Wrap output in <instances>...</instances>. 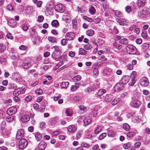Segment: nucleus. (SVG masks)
Masks as SVG:
<instances>
[{
	"mask_svg": "<svg viewBox=\"0 0 150 150\" xmlns=\"http://www.w3.org/2000/svg\"><path fill=\"white\" fill-rule=\"evenodd\" d=\"M106 92L105 90L104 89H101L99 90L98 92L96 93L98 96H100L103 95Z\"/></svg>",
	"mask_w": 150,
	"mask_h": 150,
	"instance_id": "a878e982",
	"label": "nucleus"
},
{
	"mask_svg": "<svg viewBox=\"0 0 150 150\" xmlns=\"http://www.w3.org/2000/svg\"><path fill=\"white\" fill-rule=\"evenodd\" d=\"M142 37L144 39H146L147 37V35L146 31H144L142 33Z\"/></svg>",
	"mask_w": 150,
	"mask_h": 150,
	"instance_id": "09e8293b",
	"label": "nucleus"
},
{
	"mask_svg": "<svg viewBox=\"0 0 150 150\" xmlns=\"http://www.w3.org/2000/svg\"><path fill=\"white\" fill-rule=\"evenodd\" d=\"M135 47L132 45H128L126 47L127 52L131 54H134L136 53Z\"/></svg>",
	"mask_w": 150,
	"mask_h": 150,
	"instance_id": "7ed1b4c3",
	"label": "nucleus"
},
{
	"mask_svg": "<svg viewBox=\"0 0 150 150\" xmlns=\"http://www.w3.org/2000/svg\"><path fill=\"white\" fill-rule=\"evenodd\" d=\"M131 145L130 143L128 142L124 144L123 145V147L125 149H127L130 147Z\"/></svg>",
	"mask_w": 150,
	"mask_h": 150,
	"instance_id": "864d4df0",
	"label": "nucleus"
},
{
	"mask_svg": "<svg viewBox=\"0 0 150 150\" xmlns=\"http://www.w3.org/2000/svg\"><path fill=\"white\" fill-rule=\"evenodd\" d=\"M119 102V100L117 98L115 99L111 102V104L113 105H115Z\"/></svg>",
	"mask_w": 150,
	"mask_h": 150,
	"instance_id": "603ef678",
	"label": "nucleus"
},
{
	"mask_svg": "<svg viewBox=\"0 0 150 150\" xmlns=\"http://www.w3.org/2000/svg\"><path fill=\"white\" fill-rule=\"evenodd\" d=\"M89 12L90 13L93 15L95 13L96 10L95 8L93 6H89Z\"/></svg>",
	"mask_w": 150,
	"mask_h": 150,
	"instance_id": "bb28decb",
	"label": "nucleus"
},
{
	"mask_svg": "<svg viewBox=\"0 0 150 150\" xmlns=\"http://www.w3.org/2000/svg\"><path fill=\"white\" fill-rule=\"evenodd\" d=\"M130 77L128 76H123L122 79V81L124 84H126L128 83L129 81Z\"/></svg>",
	"mask_w": 150,
	"mask_h": 150,
	"instance_id": "f8f14e48",
	"label": "nucleus"
},
{
	"mask_svg": "<svg viewBox=\"0 0 150 150\" xmlns=\"http://www.w3.org/2000/svg\"><path fill=\"white\" fill-rule=\"evenodd\" d=\"M20 78V76L18 73H16L13 75V79L18 82L19 81Z\"/></svg>",
	"mask_w": 150,
	"mask_h": 150,
	"instance_id": "ddd939ff",
	"label": "nucleus"
},
{
	"mask_svg": "<svg viewBox=\"0 0 150 150\" xmlns=\"http://www.w3.org/2000/svg\"><path fill=\"white\" fill-rule=\"evenodd\" d=\"M86 109L83 106L81 105L79 106V112L80 114H83L86 112L87 111Z\"/></svg>",
	"mask_w": 150,
	"mask_h": 150,
	"instance_id": "6ab92c4d",
	"label": "nucleus"
},
{
	"mask_svg": "<svg viewBox=\"0 0 150 150\" xmlns=\"http://www.w3.org/2000/svg\"><path fill=\"white\" fill-rule=\"evenodd\" d=\"M5 49V46L2 44H0V52H3Z\"/></svg>",
	"mask_w": 150,
	"mask_h": 150,
	"instance_id": "79ce46f5",
	"label": "nucleus"
},
{
	"mask_svg": "<svg viewBox=\"0 0 150 150\" xmlns=\"http://www.w3.org/2000/svg\"><path fill=\"white\" fill-rule=\"evenodd\" d=\"M40 128L42 129L45 127V123L44 122H41L40 123Z\"/></svg>",
	"mask_w": 150,
	"mask_h": 150,
	"instance_id": "5fc2aeb1",
	"label": "nucleus"
},
{
	"mask_svg": "<svg viewBox=\"0 0 150 150\" xmlns=\"http://www.w3.org/2000/svg\"><path fill=\"white\" fill-rule=\"evenodd\" d=\"M140 96V94L139 93H134L133 95V98L135 100H137Z\"/></svg>",
	"mask_w": 150,
	"mask_h": 150,
	"instance_id": "f704fd0d",
	"label": "nucleus"
},
{
	"mask_svg": "<svg viewBox=\"0 0 150 150\" xmlns=\"http://www.w3.org/2000/svg\"><path fill=\"white\" fill-rule=\"evenodd\" d=\"M123 128L126 131H129L130 129V127L127 123H124L123 125Z\"/></svg>",
	"mask_w": 150,
	"mask_h": 150,
	"instance_id": "e433bc0d",
	"label": "nucleus"
},
{
	"mask_svg": "<svg viewBox=\"0 0 150 150\" xmlns=\"http://www.w3.org/2000/svg\"><path fill=\"white\" fill-rule=\"evenodd\" d=\"M83 121L84 124L86 125L88 124L91 122V119L89 117H86L85 119L83 120Z\"/></svg>",
	"mask_w": 150,
	"mask_h": 150,
	"instance_id": "c756f323",
	"label": "nucleus"
},
{
	"mask_svg": "<svg viewBox=\"0 0 150 150\" xmlns=\"http://www.w3.org/2000/svg\"><path fill=\"white\" fill-rule=\"evenodd\" d=\"M56 11L60 13H63L65 10L64 6L62 4H57L55 6Z\"/></svg>",
	"mask_w": 150,
	"mask_h": 150,
	"instance_id": "20e7f679",
	"label": "nucleus"
},
{
	"mask_svg": "<svg viewBox=\"0 0 150 150\" xmlns=\"http://www.w3.org/2000/svg\"><path fill=\"white\" fill-rule=\"evenodd\" d=\"M140 84L142 86H146L149 84L148 80L146 78H143L140 80Z\"/></svg>",
	"mask_w": 150,
	"mask_h": 150,
	"instance_id": "0eeeda50",
	"label": "nucleus"
},
{
	"mask_svg": "<svg viewBox=\"0 0 150 150\" xmlns=\"http://www.w3.org/2000/svg\"><path fill=\"white\" fill-rule=\"evenodd\" d=\"M87 52L83 48H80L79 50V54L82 55H85L86 54Z\"/></svg>",
	"mask_w": 150,
	"mask_h": 150,
	"instance_id": "7c9ffc66",
	"label": "nucleus"
},
{
	"mask_svg": "<svg viewBox=\"0 0 150 150\" xmlns=\"http://www.w3.org/2000/svg\"><path fill=\"white\" fill-rule=\"evenodd\" d=\"M9 112L12 114H15L17 112V108L15 107H12L9 109Z\"/></svg>",
	"mask_w": 150,
	"mask_h": 150,
	"instance_id": "5701e85b",
	"label": "nucleus"
},
{
	"mask_svg": "<svg viewBox=\"0 0 150 150\" xmlns=\"http://www.w3.org/2000/svg\"><path fill=\"white\" fill-rule=\"evenodd\" d=\"M137 76V72L135 71H133L131 75V78H134L135 79V77Z\"/></svg>",
	"mask_w": 150,
	"mask_h": 150,
	"instance_id": "6e6d98bb",
	"label": "nucleus"
},
{
	"mask_svg": "<svg viewBox=\"0 0 150 150\" xmlns=\"http://www.w3.org/2000/svg\"><path fill=\"white\" fill-rule=\"evenodd\" d=\"M33 98V97L31 96H27L25 98V100L28 101H30Z\"/></svg>",
	"mask_w": 150,
	"mask_h": 150,
	"instance_id": "338daca9",
	"label": "nucleus"
},
{
	"mask_svg": "<svg viewBox=\"0 0 150 150\" xmlns=\"http://www.w3.org/2000/svg\"><path fill=\"white\" fill-rule=\"evenodd\" d=\"M19 49L21 50H24L26 49L27 47L26 46L24 45H22L19 47Z\"/></svg>",
	"mask_w": 150,
	"mask_h": 150,
	"instance_id": "69168bd1",
	"label": "nucleus"
},
{
	"mask_svg": "<svg viewBox=\"0 0 150 150\" xmlns=\"http://www.w3.org/2000/svg\"><path fill=\"white\" fill-rule=\"evenodd\" d=\"M119 42L121 44L126 45L128 44L129 41L127 39L123 38L121 39Z\"/></svg>",
	"mask_w": 150,
	"mask_h": 150,
	"instance_id": "b1692460",
	"label": "nucleus"
},
{
	"mask_svg": "<svg viewBox=\"0 0 150 150\" xmlns=\"http://www.w3.org/2000/svg\"><path fill=\"white\" fill-rule=\"evenodd\" d=\"M94 33V31L91 29L87 30L86 31V35L89 36H92Z\"/></svg>",
	"mask_w": 150,
	"mask_h": 150,
	"instance_id": "393cba45",
	"label": "nucleus"
},
{
	"mask_svg": "<svg viewBox=\"0 0 150 150\" xmlns=\"http://www.w3.org/2000/svg\"><path fill=\"white\" fill-rule=\"evenodd\" d=\"M113 46L117 49L118 50H120L122 48V46L120 45L117 44L116 42H114L113 44Z\"/></svg>",
	"mask_w": 150,
	"mask_h": 150,
	"instance_id": "473e14b6",
	"label": "nucleus"
},
{
	"mask_svg": "<svg viewBox=\"0 0 150 150\" xmlns=\"http://www.w3.org/2000/svg\"><path fill=\"white\" fill-rule=\"evenodd\" d=\"M125 11L127 13L129 12L131 10V8L130 6H127L125 8Z\"/></svg>",
	"mask_w": 150,
	"mask_h": 150,
	"instance_id": "e2e57ef3",
	"label": "nucleus"
},
{
	"mask_svg": "<svg viewBox=\"0 0 150 150\" xmlns=\"http://www.w3.org/2000/svg\"><path fill=\"white\" fill-rule=\"evenodd\" d=\"M8 24L10 26L14 27L16 26L17 22L14 19H11L9 21Z\"/></svg>",
	"mask_w": 150,
	"mask_h": 150,
	"instance_id": "9d476101",
	"label": "nucleus"
},
{
	"mask_svg": "<svg viewBox=\"0 0 150 150\" xmlns=\"http://www.w3.org/2000/svg\"><path fill=\"white\" fill-rule=\"evenodd\" d=\"M104 98L105 101L107 102H109L112 100V96L110 95H106Z\"/></svg>",
	"mask_w": 150,
	"mask_h": 150,
	"instance_id": "412c9836",
	"label": "nucleus"
},
{
	"mask_svg": "<svg viewBox=\"0 0 150 150\" xmlns=\"http://www.w3.org/2000/svg\"><path fill=\"white\" fill-rule=\"evenodd\" d=\"M107 134L109 137H113L115 135V132L112 130H110L108 131Z\"/></svg>",
	"mask_w": 150,
	"mask_h": 150,
	"instance_id": "72a5a7b5",
	"label": "nucleus"
},
{
	"mask_svg": "<svg viewBox=\"0 0 150 150\" xmlns=\"http://www.w3.org/2000/svg\"><path fill=\"white\" fill-rule=\"evenodd\" d=\"M81 79V76L80 75H77L73 77V80L74 82H76L80 80Z\"/></svg>",
	"mask_w": 150,
	"mask_h": 150,
	"instance_id": "58836bf2",
	"label": "nucleus"
},
{
	"mask_svg": "<svg viewBox=\"0 0 150 150\" xmlns=\"http://www.w3.org/2000/svg\"><path fill=\"white\" fill-rule=\"evenodd\" d=\"M123 88V84L121 83H117L115 86L114 89L115 91H119Z\"/></svg>",
	"mask_w": 150,
	"mask_h": 150,
	"instance_id": "6e6552de",
	"label": "nucleus"
},
{
	"mask_svg": "<svg viewBox=\"0 0 150 150\" xmlns=\"http://www.w3.org/2000/svg\"><path fill=\"white\" fill-rule=\"evenodd\" d=\"M146 3V0H138L137 1V4L138 7H142L144 6Z\"/></svg>",
	"mask_w": 150,
	"mask_h": 150,
	"instance_id": "1a4fd4ad",
	"label": "nucleus"
},
{
	"mask_svg": "<svg viewBox=\"0 0 150 150\" xmlns=\"http://www.w3.org/2000/svg\"><path fill=\"white\" fill-rule=\"evenodd\" d=\"M102 130V129L100 126H98L95 130L94 132L95 134L98 133Z\"/></svg>",
	"mask_w": 150,
	"mask_h": 150,
	"instance_id": "c03bdc74",
	"label": "nucleus"
},
{
	"mask_svg": "<svg viewBox=\"0 0 150 150\" xmlns=\"http://www.w3.org/2000/svg\"><path fill=\"white\" fill-rule=\"evenodd\" d=\"M115 15L117 17H122L123 15L122 13L118 11H115Z\"/></svg>",
	"mask_w": 150,
	"mask_h": 150,
	"instance_id": "c9c22d12",
	"label": "nucleus"
},
{
	"mask_svg": "<svg viewBox=\"0 0 150 150\" xmlns=\"http://www.w3.org/2000/svg\"><path fill=\"white\" fill-rule=\"evenodd\" d=\"M35 136L36 140L38 141H40L42 139L41 134L38 132L35 133Z\"/></svg>",
	"mask_w": 150,
	"mask_h": 150,
	"instance_id": "aec40b11",
	"label": "nucleus"
},
{
	"mask_svg": "<svg viewBox=\"0 0 150 150\" xmlns=\"http://www.w3.org/2000/svg\"><path fill=\"white\" fill-rule=\"evenodd\" d=\"M51 24L53 27H56L59 26V23L57 20H55L52 21Z\"/></svg>",
	"mask_w": 150,
	"mask_h": 150,
	"instance_id": "cd10ccee",
	"label": "nucleus"
},
{
	"mask_svg": "<svg viewBox=\"0 0 150 150\" xmlns=\"http://www.w3.org/2000/svg\"><path fill=\"white\" fill-rule=\"evenodd\" d=\"M13 116H8L6 117V120L8 122H10L13 120Z\"/></svg>",
	"mask_w": 150,
	"mask_h": 150,
	"instance_id": "ea45409f",
	"label": "nucleus"
},
{
	"mask_svg": "<svg viewBox=\"0 0 150 150\" xmlns=\"http://www.w3.org/2000/svg\"><path fill=\"white\" fill-rule=\"evenodd\" d=\"M116 20L119 24L121 25H124V22H126V20L125 19H122L121 20H120V19L117 18L116 19Z\"/></svg>",
	"mask_w": 150,
	"mask_h": 150,
	"instance_id": "2f4dec72",
	"label": "nucleus"
},
{
	"mask_svg": "<svg viewBox=\"0 0 150 150\" xmlns=\"http://www.w3.org/2000/svg\"><path fill=\"white\" fill-rule=\"evenodd\" d=\"M92 46L89 44L86 45L84 47V48L86 50H90L92 48Z\"/></svg>",
	"mask_w": 150,
	"mask_h": 150,
	"instance_id": "37998d69",
	"label": "nucleus"
},
{
	"mask_svg": "<svg viewBox=\"0 0 150 150\" xmlns=\"http://www.w3.org/2000/svg\"><path fill=\"white\" fill-rule=\"evenodd\" d=\"M66 36L69 40H73L74 38V35L72 32L67 33L66 34Z\"/></svg>",
	"mask_w": 150,
	"mask_h": 150,
	"instance_id": "dca6fc26",
	"label": "nucleus"
},
{
	"mask_svg": "<svg viewBox=\"0 0 150 150\" xmlns=\"http://www.w3.org/2000/svg\"><path fill=\"white\" fill-rule=\"evenodd\" d=\"M61 52L54 51L52 54V57L54 59L58 58L60 57Z\"/></svg>",
	"mask_w": 150,
	"mask_h": 150,
	"instance_id": "4468645a",
	"label": "nucleus"
},
{
	"mask_svg": "<svg viewBox=\"0 0 150 150\" xmlns=\"http://www.w3.org/2000/svg\"><path fill=\"white\" fill-rule=\"evenodd\" d=\"M48 39L49 42L52 43L56 42H57L56 39L50 36L49 37Z\"/></svg>",
	"mask_w": 150,
	"mask_h": 150,
	"instance_id": "4c0bfd02",
	"label": "nucleus"
},
{
	"mask_svg": "<svg viewBox=\"0 0 150 150\" xmlns=\"http://www.w3.org/2000/svg\"><path fill=\"white\" fill-rule=\"evenodd\" d=\"M68 129L69 132H74L76 131L77 128L74 125H71L69 126Z\"/></svg>",
	"mask_w": 150,
	"mask_h": 150,
	"instance_id": "f3484780",
	"label": "nucleus"
},
{
	"mask_svg": "<svg viewBox=\"0 0 150 150\" xmlns=\"http://www.w3.org/2000/svg\"><path fill=\"white\" fill-rule=\"evenodd\" d=\"M69 55L71 57H73L75 55V53L74 52L70 51L69 53Z\"/></svg>",
	"mask_w": 150,
	"mask_h": 150,
	"instance_id": "774afa93",
	"label": "nucleus"
},
{
	"mask_svg": "<svg viewBox=\"0 0 150 150\" xmlns=\"http://www.w3.org/2000/svg\"><path fill=\"white\" fill-rule=\"evenodd\" d=\"M44 20V17L42 16H38V21L39 22H42Z\"/></svg>",
	"mask_w": 150,
	"mask_h": 150,
	"instance_id": "680f3d73",
	"label": "nucleus"
},
{
	"mask_svg": "<svg viewBox=\"0 0 150 150\" xmlns=\"http://www.w3.org/2000/svg\"><path fill=\"white\" fill-rule=\"evenodd\" d=\"M78 10L81 13L85 11V8L83 6L78 7Z\"/></svg>",
	"mask_w": 150,
	"mask_h": 150,
	"instance_id": "a18cd8bd",
	"label": "nucleus"
},
{
	"mask_svg": "<svg viewBox=\"0 0 150 150\" xmlns=\"http://www.w3.org/2000/svg\"><path fill=\"white\" fill-rule=\"evenodd\" d=\"M149 47V45L148 44L145 43L143 45L142 48L145 50L147 49Z\"/></svg>",
	"mask_w": 150,
	"mask_h": 150,
	"instance_id": "13d9d810",
	"label": "nucleus"
},
{
	"mask_svg": "<svg viewBox=\"0 0 150 150\" xmlns=\"http://www.w3.org/2000/svg\"><path fill=\"white\" fill-rule=\"evenodd\" d=\"M54 49V51L61 52L60 51V47L56 45L53 47Z\"/></svg>",
	"mask_w": 150,
	"mask_h": 150,
	"instance_id": "4d7b16f0",
	"label": "nucleus"
},
{
	"mask_svg": "<svg viewBox=\"0 0 150 150\" xmlns=\"http://www.w3.org/2000/svg\"><path fill=\"white\" fill-rule=\"evenodd\" d=\"M97 42L99 45H102L104 43V41L103 39L100 38L98 40Z\"/></svg>",
	"mask_w": 150,
	"mask_h": 150,
	"instance_id": "052dcab7",
	"label": "nucleus"
},
{
	"mask_svg": "<svg viewBox=\"0 0 150 150\" xmlns=\"http://www.w3.org/2000/svg\"><path fill=\"white\" fill-rule=\"evenodd\" d=\"M29 32L30 35L34 37L36 33L35 29L33 28H31L29 29Z\"/></svg>",
	"mask_w": 150,
	"mask_h": 150,
	"instance_id": "c85d7f7f",
	"label": "nucleus"
},
{
	"mask_svg": "<svg viewBox=\"0 0 150 150\" xmlns=\"http://www.w3.org/2000/svg\"><path fill=\"white\" fill-rule=\"evenodd\" d=\"M91 115L93 117H96L97 114V111L96 110H93L91 112Z\"/></svg>",
	"mask_w": 150,
	"mask_h": 150,
	"instance_id": "bf43d9fd",
	"label": "nucleus"
},
{
	"mask_svg": "<svg viewBox=\"0 0 150 150\" xmlns=\"http://www.w3.org/2000/svg\"><path fill=\"white\" fill-rule=\"evenodd\" d=\"M28 145L27 141L24 139L20 140L18 142V146L20 149H23L26 147Z\"/></svg>",
	"mask_w": 150,
	"mask_h": 150,
	"instance_id": "f03ea898",
	"label": "nucleus"
},
{
	"mask_svg": "<svg viewBox=\"0 0 150 150\" xmlns=\"http://www.w3.org/2000/svg\"><path fill=\"white\" fill-rule=\"evenodd\" d=\"M21 27L23 30L24 31L27 30L28 28V27L27 25L25 23H23L22 24L21 26Z\"/></svg>",
	"mask_w": 150,
	"mask_h": 150,
	"instance_id": "a19ab883",
	"label": "nucleus"
},
{
	"mask_svg": "<svg viewBox=\"0 0 150 150\" xmlns=\"http://www.w3.org/2000/svg\"><path fill=\"white\" fill-rule=\"evenodd\" d=\"M46 146V143L44 141H41L39 144L38 148L40 150H43Z\"/></svg>",
	"mask_w": 150,
	"mask_h": 150,
	"instance_id": "9b49d317",
	"label": "nucleus"
},
{
	"mask_svg": "<svg viewBox=\"0 0 150 150\" xmlns=\"http://www.w3.org/2000/svg\"><path fill=\"white\" fill-rule=\"evenodd\" d=\"M149 14L150 8H146L138 11V16L141 18L144 19L146 17V16Z\"/></svg>",
	"mask_w": 150,
	"mask_h": 150,
	"instance_id": "f257e3e1",
	"label": "nucleus"
},
{
	"mask_svg": "<svg viewBox=\"0 0 150 150\" xmlns=\"http://www.w3.org/2000/svg\"><path fill=\"white\" fill-rule=\"evenodd\" d=\"M83 19L86 20V21H87L89 22H93V20L92 18H88V17H87L86 16H83Z\"/></svg>",
	"mask_w": 150,
	"mask_h": 150,
	"instance_id": "de8ad7c7",
	"label": "nucleus"
},
{
	"mask_svg": "<svg viewBox=\"0 0 150 150\" xmlns=\"http://www.w3.org/2000/svg\"><path fill=\"white\" fill-rule=\"evenodd\" d=\"M24 131L23 129H19L17 132L16 135V138L17 139H20L23 137L24 135Z\"/></svg>",
	"mask_w": 150,
	"mask_h": 150,
	"instance_id": "39448f33",
	"label": "nucleus"
},
{
	"mask_svg": "<svg viewBox=\"0 0 150 150\" xmlns=\"http://www.w3.org/2000/svg\"><path fill=\"white\" fill-rule=\"evenodd\" d=\"M61 42L62 45L64 46L66 45L67 41L66 39H63L61 40Z\"/></svg>",
	"mask_w": 150,
	"mask_h": 150,
	"instance_id": "3c124183",
	"label": "nucleus"
},
{
	"mask_svg": "<svg viewBox=\"0 0 150 150\" xmlns=\"http://www.w3.org/2000/svg\"><path fill=\"white\" fill-rule=\"evenodd\" d=\"M135 133L133 132H129L127 133V136L128 137H131L134 136Z\"/></svg>",
	"mask_w": 150,
	"mask_h": 150,
	"instance_id": "8fccbe9b",
	"label": "nucleus"
},
{
	"mask_svg": "<svg viewBox=\"0 0 150 150\" xmlns=\"http://www.w3.org/2000/svg\"><path fill=\"white\" fill-rule=\"evenodd\" d=\"M21 120L23 122H27L29 120V117L27 115H25L22 116Z\"/></svg>",
	"mask_w": 150,
	"mask_h": 150,
	"instance_id": "a211bd4d",
	"label": "nucleus"
},
{
	"mask_svg": "<svg viewBox=\"0 0 150 150\" xmlns=\"http://www.w3.org/2000/svg\"><path fill=\"white\" fill-rule=\"evenodd\" d=\"M106 136V133H103L100 134L99 136V139L102 140Z\"/></svg>",
	"mask_w": 150,
	"mask_h": 150,
	"instance_id": "49530a36",
	"label": "nucleus"
},
{
	"mask_svg": "<svg viewBox=\"0 0 150 150\" xmlns=\"http://www.w3.org/2000/svg\"><path fill=\"white\" fill-rule=\"evenodd\" d=\"M69 83L68 82H62L60 84L61 87L62 88H67L69 86Z\"/></svg>",
	"mask_w": 150,
	"mask_h": 150,
	"instance_id": "4be33fe9",
	"label": "nucleus"
},
{
	"mask_svg": "<svg viewBox=\"0 0 150 150\" xmlns=\"http://www.w3.org/2000/svg\"><path fill=\"white\" fill-rule=\"evenodd\" d=\"M140 104V103L137 100H132L131 103V106L135 107H138Z\"/></svg>",
	"mask_w": 150,
	"mask_h": 150,
	"instance_id": "2eb2a0df",
	"label": "nucleus"
},
{
	"mask_svg": "<svg viewBox=\"0 0 150 150\" xmlns=\"http://www.w3.org/2000/svg\"><path fill=\"white\" fill-rule=\"evenodd\" d=\"M36 94L38 95H40L42 93V91L41 89H38L37 90L35 91Z\"/></svg>",
	"mask_w": 150,
	"mask_h": 150,
	"instance_id": "0e129e2a",
	"label": "nucleus"
},
{
	"mask_svg": "<svg viewBox=\"0 0 150 150\" xmlns=\"http://www.w3.org/2000/svg\"><path fill=\"white\" fill-rule=\"evenodd\" d=\"M22 66L24 68L27 69L31 66V65L28 60L25 59L22 64Z\"/></svg>",
	"mask_w": 150,
	"mask_h": 150,
	"instance_id": "423d86ee",
	"label": "nucleus"
}]
</instances>
